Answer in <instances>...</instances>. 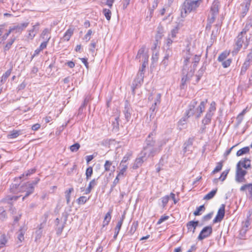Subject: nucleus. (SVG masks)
Instances as JSON below:
<instances>
[{"label":"nucleus","instance_id":"nucleus-48","mask_svg":"<svg viewBox=\"0 0 252 252\" xmlns=\"http://www.w3.org/2000/svg\"><path fill=\"white\" fill-rule=\"evenodd\" d=\"M73 191V189L72 188L69 189L68 190H66L65 192V198L66 199V203L67 204H69L70 202V194Z\"/></svg>","mask_w":252,"mask_h":252},{"label":"nucleus","instance_id":"nucleus-6","mask_svg":"<svg viewBox=\"0 0 252 252\" xmlns=\"http://www.w3.org/2000/svg\"><path fill=\"white\" fill-rule=\"evenodd\" d=\"M144 77V75H143L141 73H137L131 85L132 93L133 94H135V89L139 88L143 84Z\"/></svg>","mask_w":252,"mask_h":252},{"label":"nucleus","instance_id":"nucleus-60","mask_svg":"<svg viewBox=\"0 0 252 252\" xmlns=\"http://www.w3.org/2000/svg\"><path fill=\"white\" fill-rule=\"evenodd\" d=\"M169 198V195H165L161 198L163 207H164L167 205Z\"/></svg>","mask_w":252,"mask_h":252},{"label":"nucleus","instance_id":"nucleus-1","mask_svg":"<svg viewBox=\"0 0 252 252\" xmlns=\"http://www.w3.org/2000/svg\"><path fill=\"white\" fill-rule=\"evenodd\" d=\"M201 0H186L182 6L181 16L184 18L188 13L195 10L200 5Z\"/></svg>","mask_w":252,"mask_h":252},{"label":"nucleus","instance_id":"nucleus-37","mask_svg":"<svg viewBox=\"0 0 252 252\" xmlns=\"http://www.w3.org/2000/svg\"><path fill=\"white\" fill-rule=\"evenodd\" d=\"M250 152V147H245L237 152L236 156L237 157H239L242 156L244 154H247Z\"/></svg>","mask_w":252,"mask_h":252},{"label":"nucleus","instance_id":"nucleus-17","mask_svg":"<svg viewBox=\"0 0 252 252\" xmlns=\"http://www.w3.org/2000/svg\"><path fill=\"white\" fill-rule=\"evenodd\" d=\"M241 191L247 190V195L249 199L252 200V183L245 184L241 186L240 189Z\"/></svg>","mask_w":252,"mask_h":252},{"label":"nucleus","instance_id":"nucleus-31","mask_svg":"<svg viewBox=\"0 0 252 252\" xmlns=\"http://www.w3.org/2000/svg\"><path fill=\"white\" fill-rule=\"evenodd\" d=\"M16 39V38L15 36L13 35L11 37V38L8 40L7 43L3 48V50L4 52H6L9 50V49L11 48V46L14 42Z\"/></svg>","mask_w":252,"mask_h":252},{"label":"nucleus","instance_id":"nucleus-63","mask_svg":"<svg viewBox=\"0 0 252 252\" xmlns=\"http://www.w3.org/2000/svg\"><path fill=\"white\" fill-rule=\"evenodd\" d=\"M119 177H118L117 176V177H116V178L114 179L113 182V184L112 185H111V189H110V192H112L114 189V188H115V187L117 185V184L119 183Z\"/></svg>","mask_w":252,"mask_h":252},{"label":"nucleus","instance_id":"nucleus-54","mask_svg":"<svg viewBox=\"0 0 252 252\" xmlns=\"http://www.w3.org/2000/svg\"><path fill=\"white\" fill-rule=\"evenodd\" d=\"M158 4V0H154L153 2V4L152 7H149V10H150V17H152V14L154 11V10L155 8H156Z\"/></svg>","mask_w":252,"mask_h":252},{"label":"nucleus","instance_id":"nucleus-9","mask_svg":"<svg viewBox=\"0 0 252 252\" xmlns=\"http://www.w3.org/2000/svg\"><path fill=\"white\" fill-rule=\"evenodd\" d=\"M220 8V3L219 0H214L210 7V12L211 13L210 18H214L216 20L217 16L219 13Z\"/></svg>","mask_w":252,"mask_h":252},{"label":"nucleus","instance_id":"nucleus-53","mask_svg":"<svg viewBox=\"0 0 252 252\" xmlns=\"http://www.w3.org/2000/svg\"><path fill=\"white\" fill-rule=\"evenodd\" d=\"M6 218V213L3 207H0V220H4Z\"/></svg>","mask_w":252,"mask_h":252},{"label":"nucleus","instance_id":"nucleus-38","mask_svg":"<svg viewBox=\"0 0 252 252\" xmlns=\"http://www.w3.org/2000/svg\"><path fill=\"white\" fill-rule=\"evenodd\" d=\"M20 130H13L7 135L8 138L13 139L17 137L20 134Z\"/></svg>","mask_w":252,"mask_h":252},{"label":"nucleus","instance_id":"nucleus-12","mask_svg":"<svg viewBox=\"0 0 252 252\" xmlns=\"http://www.w3.org/2000/svg\"><path fill=\"white\" fill-rule=\"evenodd\" d=\"M213 232L212 227L211 226H207L204 227L198 236L199 240H202L210 236Z\"/></svg>","mask_w":252,"mask_h":252},{"label":"nucleus","instance_id":"nucleus-5","mask_svg":"<svg viewBox=\"0 0 252 252\" xmlns=\"http://www.w3.org/2000/svg\"><path fill=\"white\" fill-rule=\"evenodd\" d=\"M34 190V187L32 186V184H30V182H27L21 186L20 191L21 192H26V194L23 196L22 200H24L26 197L33 193Z\"/></svg>","mask_w":252,"mask_h":252},{"label":"nucleus","instance_id":"nucleus-64","mask_svg":"<svg viewBox=\"0 0 252 252\" xmlns=\"http://www.w3.org/2000/svg\"><path fill=\"white\" fill-rule=\"evenodd\" d=\"M213 215V212H210V213L204 216L202 218V220L204 221H206L210 220L212 218Z\"/></svg>","mask_w":252,"mask_h":252},{"label":"nucleus","instance_id":"nucleus-14","mask_svg":"<svg viewBox=\"0 0 252 252\" xmlns=\"http://www.w3.org/2000/svg\"><path fill=\"white\" fill-rule=\"evenodd\" d=\"M225 207L224 204H221L218 210L217 216L213 220L214 223L220 222L222 220L225 215Z\"/></svg>","mask_w":252,"mask_h":252},{"label":"nucleus","instance_id":"nucleus-36","mask_svg":"<svg viewBox=\"0 0 252 252\" xmlns=\"http://www.w3.org/2000/svg\"><path fill=\"white\" fill-rule=\"evenodd\" d=\"M50 33V30L46 28L42 32L41 37L45 40L49 41L51 38L50 36L48 35Z\"/></svg>","mask_w":252,"mask_h":252},{"label":"nucleus","instance_id":"nucleus-7","mask_svg":"<svg viewBox=\"0 0 252 252\" xmlns=\"http://www.w3.org/2000/svg\"><path fill=\"white\" fill-rule=\"evenodd\" d=\"M133 112V111L130 104L127 100H126L125 101V106L123 110V113L124 114L125 119L127 122H128L130 120Z\"/></svg>","mask_w":252,"mask_h":252},{"label":"nucleus","instance_id":"nucleus-40","mask_svg":"<svg viewBox=\"0 0 252 252\" xmlns=\"http://www.w3.org/2000/svg\"><path fill=\"white\" fill-rule=\"evenodd\" d=\"M157 103L156 102H154V103L152 105L151 108H150L149 111L151 113L150 115V120H152L154 118L155 115V110L157 108Z\"/></svg>","mask_w":252,"mask_h":252},{"label":"nucleus","instance_id":"nucleus-42","mask_svg":"<svg viewBox=\"0 0 252 252\" xmlns=\"http://www.w3.org/2000/svg\"><path fill=\"white\" fill-rule=\"evenodd\" d=\"M229 53H227L226 52H223L221 53L218 58V61L219 62H222L223 61H225V60L226 59L227 56L229 55Z\"/></svg>","mask_w":252,"mask_h":252},{"label":"nucleus","instance_id":"nucleus-27","mask_svg":"<svg viewBox=\"0 0 252 252\" xmlns=\"http://www.w3.org/2000/svg\"><path fill=\"white\" fill-rule=\"evenodd\" d=\"M213 113L207 112L205 117L202 121V123L205 126L206 125H208L211 123L212 117L213 115Z\"/></svg>","mask_w":252,"mask_h":252},{"label":"nucleus","instance_id":"nucleus-32","mask_svg":"<svg viewBox=\"0 0 252 252\" xmlns=\"http://www.w3.org/2000/svg\"><path fill=\"white\" fill-rule=\"evenodd\" d=\"M73 29H68L64 33L63 39L64 41H68L73 33Z\"/></svg>","mask_w":252,"mask_h":252},{"label":"nucleus","instance_id":"nucleus-20","mask_svg":"<svg viewBox=\"0 0 252 252\" xmlns=\"http://www.w3.org/2000/svg\"><path fill=\"white\" fill-rule=\"evenodd\" d=\"M252 28V18L248 19L246 22V25L242 31L240 32L241 34L245 35L249 32L251 28Z\"/></svg>","mask_w":252,"mask_h":252},{"label":"nucleus","instance_id":"nucleus-34","mask_svg":"<svg viewBox=\"0 0 252 252\" xmlns=\"http://www.w3.org/2000/svg\"><path fill=\"white\" fill-rule=\"evenodd\" d=\"M206 69V66L203 65L200 68V69L198 70L197 74L196 75V83H198L199 81V80H200V78L203 76Z\"/></svg>","mask_w":252,"mask_h":252},{"label":"nucleus","instance_id":"nucleus-2","mask_svg":"<svg viewBox=\"0 0 252 252\" xmlns=\"http://www.w3.org/2000/svg\"><path fill=\"white\" fill-rule=\"evenodd\" d=\"M244 35L241 34V33H239L234 39L233 49L231 52L233 56L236 55L238 53V52L240 51L241 49L242 48L243 44H244L245 45V49H246L248 46L250 38H249V39H248L246 37V42L244 43Z\"/></svg>","mask_w":252,"mask_h":252},{"label":"nucleus","instance_id":"nucleus-26","mask_svg":"<svg viewBox=\"0 0 252 252\" xmlns=\"http://www.w3.org/2000/svg\"><path fill=\"white\" fill-rule=\"evenodd\" d=\"M187 58H188V57H187L185 59H186ZM188 58H189V60L190 59L189 57H188ZM189 61L188 63V66H189V70L187 69V70L188 71V73H189L188 75H189V76H192L194 74V71L197 66V63L192 62V64L191 65H190V66H189Z\"/></svg>","mask_w":252,"mask_h":252},{"label":"nucleus","instance_id":"nucleus-28","mask_svg":"<svg viewBox=\"0 0 252 252\" xmlns=\"http://www.w3.org/2000/svg\"><path fill=\"white\" fill-rule=\"evenodd\" d=\"M251 214L250 213V212H249L248 215H247L246 220L242 222V228L247 229L248 230H249V226H250L251 224Z\"/></svg>","mask_w":252,"mask_h":252},{"label":"nucleus","instance_id":"nucleus-58","mask_svg":"<svg viewBox=\"0 0 252 252\" xmlns=\"http://www.w3.org/2000/svg\"><path fill=\"white\" fill-rule=\"evenodd\" d=\"M19 187V184H12L10 186V189L11 192L13 193H15L16 191H18V189Z\"/></svg>","mask_w":252,"mask_h":252},{"label":"nucleus","instance_id":"nucleus-49","mask_svg":"<svg viewBox=\"0 0 252 252\" xmlns=\"http://www.w3.org/2000/svg\"><path fill=\"white\" fill-rule=\"evenodd\" d=\"M148 59L144 60V61L142 63V66L141 67H140V68L139 69L138 73H141L143 75H144L145 68H146V64L148 63Z\"/></svg>","mask_w":252,"mask_h":252},{"label":"nucleus","instance_id":"nucleus-62","mask_svg":"<svg viewBox=\"0 0 252 252\" xmlns=\"http://www.w3.org/2000/svg\"><path fill=\"white\" fill-rule=\"evenodd\" d=\"M179 28L178 27L174 28L171 32V34L169 35L172 38H174L176 36V34L178 32Z\"/></svg>","mask_w":252,"mask_h":252},{"label":"nucleus","instance_id":"nucleus-59","mask_svg":"<svg viewBox=\"0 0 252 252\" xmlns=\"http://www.w3.org/2000/svg\"><path fill=\"white\" fill-rule=\"evenodd\" d=\"M232 61V59H228L222 62V65L224 68H227L230 65Z\"/></svg>","mask_w":252,"mask_h":252},{"label":"nucleus","instance_id":"nucleus-11","mask_svg":"<svg viewBox=\"0 0 252 252\" xmlns=\"http://www.w3.org/2000/svg\"><path fill=\"white\" fill-rule=\"evenodd\" d=\"M156 132L155 130L150 132L145 141V145L148 147H156Z\"/></svg>","mask_w":252,"mask_h":252},{"label":"nucleus","instance_id":"nucleus-35","mask_svg":"<svg viewBox=\"0 0 252 252\" xmlns=\"http://www.w3.org/2000/svg\"><path fill=\"white\" fill-rule=\"evenodd\" d=\"M8 242V238L5 234H3L0 236V249L5 247Z\"/></svg>","mask_w":252,"mask_h":252},{"label":"nucleus","instance_id":"nucleus-55","mask_svg":"<svg viewBox=\"0 0 252 252\" xmlns=\"http://www.w3.org/2000/svg\"><path fill=\"white\" fill-rule=\"evenodd\" d=\"M80 147V145L78 143H76L70 147V150L72 152H77Z\"/></svg>","mask_w":252,"mask_h":252},{"label":"nucleus","instance_id":"nucleus-25","mask_svg":"<svg viewBox=\"0 0 252 252\" xmlns=\"http://www.w3.org/2000/svg\"><path fill=\"white\" fill-rule=\"evenodd\" d=\"M12 70V67L8 69L1 76L0 81V86L3 85L6 81L8 77L10 75Z\"/></svg>","mask_w":252,"mask_h":252},{"label":"nucleus","instance_id":"nucleus-50","mask_svg":"<svg viewBox=\"0 0 252 252\" xmlns=\"http://www.w3.org/2000/svg\"><path fill=\"white\" fill-rule=\"evenodd\" d=\"M138 226V222H133L130 227V228L128 231V233L130 234V235H132L135 232L137 229Z\"/></svg>","mask_w":252,"mask_h":252},{"label":"nucleus","instance_id":"nucleus-29","mask_svg":"<svg viewBox=\"0 0 252 252\" xmlns=\"http://www.w3.org/2000/svg\"><path fill=\"white\" fill-rule=\"evenodd\" d=\"M112 212H113V209H110L109 211L105 215V216L104 217V220L103 222V226H104L105 225H107L109 224V223L111 219V214H112Z\"/></svg>","mask_w":252,"mask_h":252},{"label":"nucleus","instance_id":"nucleus-8","mask_svg":"<svg viewBox=\"0 0 252 252\" xmlns=\"http://www.w3.org/2000/svg\"><path fill=\"white\" fill-rule=\"evenodd\" d=\"M247 173V172L246 170L243 169L242 167H239L238 166H236L235 181L238 183L245 182L246 179L245 178V176Z\"/></svg>","mask_w":252,"mask_h":252},{"label":"nucleus","instance_id":"nucleus-15","mask_svg":"<svg viewBox=\"0 0 252 252\" xmlns=\"http://www.w3.org/2000/svg\"><path fill=\"white\" fill-rule=\"evenodd\" d=\"M195 140V137L192 136L188 138V139L184 143L183 145V152L184 153L192 151V145Z\"/></svg>","mask_w":252,"mask_h":252},{"label":"nucleus","instance_id":"nucleus-18","mask_svg":"<svg viewBox=\"0 0 252 252\" xmlns=\"http://www.w3.org/2000/svg\"><path fill=\"white\" fill-rule=\"evenodd\" d=\"M237 166H238L239 167H243L245 169L251 168V160L249 158H245L243 160L239 161L237 163Z\"/></svg>","mask_w":252,"mask_h":252},{"label":"nucleus","instance_id":"nucleus-16","mask_svg":"<svg viewBox=\"0 0 252 252\" xmlns=\"http://www.w3.org/2000/svg\"><path fill=\"white\" fill-rule=\"evenodd\" d=\"M139 157L136 158L133 165L132 168L136 169L141 166L142 163L147 159V157L141 154V152L139 155Z\"/></svg>","mask_w":252,"mask_h":252},{"label":"nucleus","instance_id":"nucleus-4","mask_svg":"<svg viewBox=\"0 0 252 252\" xmlns=\"http://www.w3.org/2000/svg\"><path fill=\"white\" fill-rule=\"evenodd\" d=\"M189 61V58H187L184 60V64L183 68V74L184 76L182 77L181 80V89H184L185 87L186 86L187 81L189 80L192 76H190L188 75V71L189 69L188 63Z\"/></svg>","mask_w":252,"mask_h":252},{"label":"nucleus","instance_id":"nucleus-44","mask_svg":"<svg viewBox=\"0 0 252 252\" xmlns=\"http://www.w3.org/2000/svg\"><path fill=\"white\" fill-rule=\"evenodd\" d=\"M93 167L91 166L88 167L86 170V173H85V175L86 176V179L87 181L90 179L91 177L93 175Z\"/></svg>","mask_w":252,"mask_h":252},{"label":"nucleus","instance_id":"nucleus-22","mask_svg":"<svg viewBox=\"0 0 252 252\" xmlns=\"http://www.w3.org/2000/svg\"><path fill=\"white\" fill-rule=\"evenodd\" d=\"M252 0H245V6L243 8L241 14V18H244L248 12Z\"/></svg>","mask_w":252,"mask_h":252},{"label":"nucleus","instance_id":"nucleus-51","mask_svg":"<svg viewBox=\"0 0 252 252\" xmlns=\"http://www.w3.org/2000/svg\"><path fill=\"white\" fill-rule=\"evenodd\" d=\"M119 117H116L115 119V121L113 122L112 124L114 129L116 130H118L119 129Z\"/></svg>","mask_w":252,"mask_h":252},{"label":"nucleus","instance_id":"nucleus-30","mask_svg":"<svg viewBox=\"0 0 252 252\" xmlns=\"http://www.w3.org/2000/svg\"><path fill=\"white\" fill-rule=\"evenodd\" d=\"M112 165V162L110 160H106L104 165L105 171H110L114 172L115 170V166H112V169H111V167Z\"/></svg>","mask_w":252,"mask_h":252},{"label":"nucleus","instance_id":"nucleus-10","mask_svg":"<svg viewBox=\"0 0 252 252\" xmlns=\"http://www.w3.org/2000/svg\"><path fill=\"white\" fill-rule=\"evenodd\" d=\"M29 24L26 22L11 26L9 27L10 32L20 34L28 26Z\"/></svg>","mask_w":252,"mask_h":252},{"label":"nucleus","instance_id":"nucleus-47","mask_svg":"<svg viewBox=\"0 0 252 252\" xmlns=\"http://www.w3.org/2000/svg\"><path fill=\"white\" fill-rule=\"evenodd\" d=\"M102 13L104 15L106 19L109 21L111 18V11L107 8H104L102 10Z\"/></svg>","mask_w":252,"mask_h":252},{"label":"nucleus","instance_id":"nucleus-33","mask_svg":"<svg viewBox=\"0 0 252 252\" xmlns=\"http://www.w3.org/2000/svg\"><path fill=\"white\" fill-rule=\"evenodd\" d=\"M251 65V62L245 61L243 63L240 72V75H243L245 74L248 69L249 68Z\"/></svg>","mask_w":252,"mask_h":252},{"label":"nucleus","instance_id":"nucleus-56","mask_svg":"<svg viewBox=\"0 0 252 252\" xmlns=\"http://www.w3.org/2000/svg\"><path fill=\"white\" fill-rule=\"evenodd\" d=\"M173 55L172 51L171 48H167L165 51V56L164 58L169 60L170 57H171Z\"/></svg>","mask_w":252,"mask_h":252},{"label":"nucleus","instance_id":"nucleus-46","mask_svg":"<svg viewBox=\"0 0 252 252\" xmlns=\"http://www.w3.org/2000/svg\"><path fill=\"white\" fill-rule=\"evenodd\" d=\"M35 172V169H31L25 172L21 176L19 177L20 179H21L24 177H28L31 175L32 174Z\"/></svg>","mask_w":252,"mask_h":252},{"label":"nucleus","instance_id":"nucleus-61","mask_svg":"<svg viewBox=\"0 0 252 252\" xmlns=\"http://www.w3.org/2000/svg\"><path fill=\"white\" fill-rule=\"evenodd\" d=\"M229 171V169L225 170L224 171H223L219 179H220L221 181H224V180L226 178L227 174H228Z\"/></svg>","mask_w":252,"mask_h":252},{"label":"nucleus","instance_id":"nucleus-43","mask_svg":"<svg viewBox=\"0 0 252 252\" xmlns=\"http://www.w3.org/2000/svg\"><path fill=\"white\" fill-rule=\"evenodd\" d=\"M205 210V207L204 205H202L198 207H197L196 210L194 212L193 215L195 216H200L201 215V211H204Z\"/></svg>","mask_w":252,"mask_h":252},{"label":"nucleus","instance_id":"nucleus-45","mask_svg":"<svg viewBox=\"0 0 252 252\" xmlns=\"http://www.w3.org/2000/svg\"><path fill=\"white\" fill-rule=\"evenodd\" d=\"M223 166V161H220L217 163V165L216 166L215 168L214 169V170L212 172V174H214L216 173L219 172L220 171L222 167Z\"/></svg>","mask_w":252,"mask_h":252},{"label":"nucleus","instance_id":"nucleus-21","mask_svg":"<svg viewBox=\"0 0 252 252\" xmlns=\"http://www.w3.org/2000/svg\"><path fill=\"white\" fill-rule=\"evenodd\" d=\"M199 224V221L198 220H191L189 221L187 223V227L188 228V231H191L192 229V232L194 233L195 229H196V227Z\"/></svg>","mask_w":252,"mask_h":252},{"label":"nucleus","instance_id":"nucleus-3","mask_svg":"<svg viewBox=\"0 0 252 252\" xmlns=\"http://www.w3.org/2000/svg\"><path fill=\"white\" fill-rule=\"evenodd\" d=\"M166 142L165 141H161L158 143V145L157 147H148L144 146L143 150L141 152V154L144 155L148 158H153L155 155L160 153L162 150V146L165 144Z\"/></svg>","mask_w":252,"mask_h":252},{"label":"nucleus","instance_id":"nucleus-19","mask_svg":"<svg viewBox=\"0 0 252 252\" xmlns=\"http://www.w3.org/2000/svg\"><path fill=\"white\" fill-rule=\"evenodd\" d=\"M207 102V99H205V100L202 101L199 105L198 106L197 108H196V113L197 114L196 115V118H199L201 115V114L204 112L205 110V106L206 103Z\"/></svg>","mask_w":252,"mask_h":252},{"label":"nucleus","instance_id":"nucleus-57","mask_svg":"<svg viewBox=\"0 0 252 252\" xmlns=\"http://www.w3.org/2000/svg\"><path fill=\"white\" fill-rule=\"evenodd\" d=\"M248 230L241 228L239 231V237L241 239H244Z\"/></svg>","mask_w":252,"mask_h":252},{"label":"nucleus","instance_id":"nucleus-23","mask_svg":"<svg viewBox=\"0 0 252 252\" xmlns=\"http://www.w3.org/2000/svg\"><path fill=\"white\" fill-rule=\"evenodd\" d=\"M145 46H143L138 51L137 56L136 57V58L137 59H140L142 57V58L144 60H148V56L147 55V54L145 53Z\"/></svg>","mask_w":252,"mask_h":252},{"label":"nucleus","instance_id":"nucleus-39","mask_svg":"<svg viewBox=\"0 0 252 252\" xmlns=\"http://www.w3.org/2000/svg\"><path fill=\"white\" fill-rule=\"evenodd\" d=\"M217 189H213L212 191H211L210 192L207 193L203 198L204 199L206 200H210L213 198L214 196L216 195L217 192Z\"/></svg>","mask_w":252,"mask_h":252},{"label":"nucleus","instance_id":"nucleus-52","mask_svg":"<svg viewBox=\"0 0 252 252\" xmlns=\"http://www.w3.org/2000/svg\"><path fill=\"white\" fill-rule=\"evenodd\" d=\"M89 198H87L86 196H82L77 199V202L79 205L84 204L89 200Z\"/></svg>","mask_w":252,"mask_h":252},{"label":"nucleus","instance_id":"nucleus-41","mask_svg":"<svg viewBox=\"0 0 252 252\" xmlns=\"http://www.w3.org/2000/svg\"><path fill=\"white\" fill-rule=\"evenodd\" d=\"M215 20H214V18H210V16L209 15L207 20V25L206 27V30H210L212 27V24L215 22Z\"/></svg>","mask_w":252,"mask_h":252},{"label":"nucleus","instance_id":"nucleus-13","mask_svg":"<svg viewBox=\"0 0 252 252\" xmlns=\"http://www.w3.org/2000/svg\"><path fill=\"white\" fill-rule=\"evenodd\" d=\"M197 104V101L195 99H193L192 101L190 102L188 106V109L186 111L185 114L187 118H188L192 116H193L195 112H196V110L195 107Z\"/></svg>","mask_w":252,"mask_h":252},{"label":"nucleus","instance_id":"nucleus-24","mask_svg":"<svg viewBox=\"0 0 252 252\" xmlns=\"http://www.w3.org/2000/svg\"><path fill=\"white\" fill-rule=\"evenodd\" d=\"M63 216L64 215V219L63 224H62L61 226H58L56 228V234L58 236H59L61 235V234L63 232V230L65 226V224L67 220L68 214L67 213H65V214L63 213Z\"/></svg>","mask_w":252,"mask_h":252}]
</instances>
